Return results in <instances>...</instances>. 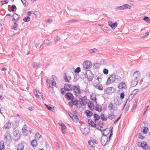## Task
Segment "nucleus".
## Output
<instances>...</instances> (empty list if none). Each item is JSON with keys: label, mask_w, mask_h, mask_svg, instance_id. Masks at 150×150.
Masks as SVG:
<instances>
[{"label": "nucleus", "mask_w": 150, "mask_h": 150, "mask_svg": "<svg viewBox=\"0 0 150 150\" xmlns=\"http://www.w3.org/2000/svg\"><path fill=\"white\" fill-rule=\"evenodd\" d=\"M107 131L108 132V133L107 134H106L104 132L103 133V136L101 138V143L103 146L105 145L108 141V137L107 135H108L109 133L110 132V131H108V130Z\"/></svg>", "instance_id": "obj_1"}, {"label": "nucleus", "mask_w": 150, "mask_h": 150, "mask_svg": "<svg viewBox=\"0 0 150 150\" xmlns=\"http://www.w3.org/2000/svg\"><path fill=\"white\" fill-rule=\"evenodd\" d=\"M116 89L113 87H109L106 88L104 90L105 93L110 94L116 91Z\"/></svg>", "instance_id": "obj_2"}, {"label": "nucleus", "mask_w": 150, "mask_h": 150, "mask_svg": "<svg viewBox=\"0 0 150 150\" xmlns=\"http://www.w3.org/2000/svg\"><path fill=\"white\" fill-rule=\"evenodd\" d=\"M21 136V132L18 130H16L13 132V139L15 140L19 139Z\"/></svg>", "instance_id": "obj_3"}, {"label": "nucleus", "mask_w": 150, "mask_h": 150, "mask_svg": "<svg viewBox=\"0 0 150 150\" xmlns=\"http://www.w3.org/2000/svg\"><path fill=\"white\" fill-rule=\"evenodd\" d=\"M83 66L84 68L87 69L91 67L92 63L90 61H86L83 63Z\"/></svg>", "instance_id": "obj_4"}, {"label": "nucleus", "mask_w": 150, "mask_h": 150, "mask_svg": "<svg viewBox=\"0 0 150 150\" xmlns=\"http://www.w3.org/2000/svg\"><path fill=\"white\" fill-rule=\"evenodd\" d=\"M117 76V75L115 74H112L110 75V76L109 77L107 81L106 82L107 84H109L111 83H112L114 82L115 81H113L115 80V77Z\"/></svg>", "instance_id": "obj_5"}, {"label": "nucleus", "mask_w": 150, "mask_h": 150, "mask_svg": "<svg viewBox=\"0 0 150 150\" xmlns=\"http://www.w3.org/2000/svg\"><path fill=\"white\" fill-rule=\"evenodd\" d=\"M4 140L6 143H9L11 140V137L10 134L7 132L6 133L4 136Z\"/></svg>", "instance_id": "obj_6"}, {"label": "nucleus", "mask_w": 150, "mask_h": 150, "mask_svg": "<svg viewBox=\"0 0 150 150\" xmlns=\"http://www.w3.org/2000/svg\"><path fill=\"white\" fill-rule=\"evenodd\" d=\"M73 88L74 93L76 94V96H77L78 95H79L80 93V88L79 85L77 86L75 85L73 86Z\"/></svg>", "instance_id": "obj_7"}, {"label": "nucleus", "mask_w": 150, "mask_h": 150, "mask_svg": "<svg viewBox=\"0 0 150 150\" xmlns=\"http://www.w3.org/2000/svg\"><path fill=\"white\" fill-rule=\"evenodd\" d=\"M131 6L127 4H124L122 6H120L117 7V9L119 10H124L126 9H131Z\"/></svg>", "instance_id": "obj_8"}, {"label": "nucleus", "mask_w": 150, "mask_h": 150, "mask_svg": "<svg viewBox=\"0 0 150 150\" xmlns=\"http://www.w3.org/2000/svg\"><path fill=\"white\" fill-rule=\"evenodd\" d=\"M80 129L83 134L86 135L90 132V129L88 128H86L85 127L81 126L80 127Z\"/></svg>", "instance_id": "obj_9"}, {"label": "nucleus", "mask_w": 150, "mask_h": 150, "mask_svg": "<svg viewBox=\"0 0 150 150\" xmlns=\"http://www.w3.org/2000/svg\"><path fill=\"white\" fill-rule=\"evenodd\" d=\"M22 132L23 135L24 136H27L28 134V131L27 130V126L24 125L22 129Z\"/></svg>", "instance_id": "obj_10"}, {"label": "nucleus", "mask_w": 150, "mask_h": 150, "mask_svg": "<svg viewBox=\"0 0 150 150\" xmlns=\"http://www.w3.org/2000/svg\"><path fill=\"white\" fill-rule=\"evenodd\" d=\"M108 25L112 29L114 30L117 27V23L116 22L112 23V21H110L108 22Z\"/></svg>", "instance_id": "obj_11"}, {"label": "nucleus", "mask_w": 150, "mask_h": 150, "mask_svg": "<svg viewBox=\"0 0 150 150\" xmlns=\"http://www.w3.org/2000/svg\"><path fill=\"white\" fill-rule=\"evenodd\" d=\"M86 99H87L86 96H84L83 98H80L79 101L80 102L81 105H85L87 103L86 102Z\"/></svg>", "instance_id": "obj_12"}, {"label": "nucleus", "mask_w": 150, "mask_h": 150, "mask_svg": "<svg viewBox=\"0 0 150 150\" xmlns=\"http://www.w3.org/2000/svg\"><path fill=\"white\" fill-rule=\"evenodd\" d=\"M94 86L96 89H98L100 91L103 90V88L102 84L97 83H94L93 84Z\"/></svg>", "instance_id": "obj_13"}, {"label": "nucleus", "mask_w": 150, "mask_h": 150, "mask_svg": "<svg viewBox=\"0 0 150 150\" xmlns=\"http://www.w3.org/2000/svg\"><path fill=\"white\" fill-rule=\"evenodd\" d=\"M66 99L68 100H74V96L73 94L70 92L66 93Z\"/></svg>", "instance_id": "obj_14"}, {"label": "nucleus", "mask_w": 150, "mask_h": 150, "mask_svg": "<svg viewBox=\"0 0 150 150\" xmlns=\"http://www.w3.org/2000/svg\"><path fill=\"white\" fill-rule=\"evenodd\" d=\"M12 119L10 120H8V123H6L4 125L5 129H9L10 128L11 126V124L13 123V121H12Z\"/></svg>", "instance_id": "obj_15"}, {"label": "nucleus", "mask_w": 150, "mask_h": 150, "mask_svg": "<svg viewBox=\"0 0 150 150\" xmlns=\"http://www.w3.org/2000/svg\"><path fill=\"white\" fill-rule=\"evenodd\" d=\"M86 75H85V76L86 77V76H87V78L88 79V80L89 81H91L94 77L93 74V73L91 72V71L90 72V74L88 75H87V74L86 73Z\"/></svg>", "instance_id": "obj_16"}, {"label": "nucleus", "mask_w": 150, "mask_h": 150, "mask_svg": "<svg viewBox=\"0 0 150 150\" xmlns=\"http://www.w3.org/2000/svg\"><path fill=\"white\" fill-rule=\"evenodd\" d=\"M147 145V143L145 141L143 142L142 143L139 142L138 143V146L141 147H142L143 149Z\"/></svg>", "instance_id": "obj_17"}, {"label": "nucleus", "mask_w": 150, "mask_h": 150, "mask_svg": "<svg viewBox=\"0 0 150 150\" xmlns=\"http://www.w3.org/2000/svg\"><path fill=\"white\" fill-rule=\"evenodd\" d=\"M108 108L110 111H111L112 110L114 111L116 110H117V107H115V105H114L113 104L110 103L108 106Z\"/></svg>", "instance_id": "obj_18"}, {"label": "nucleus", "mask_w": 150, "mask_h": 150, "mask_svg": "<svg viewBox=\"0 0 150 150\" xmlns=\"http://www.w3.org/2000/svg\"><path fill=\"white\" fill-rule=\"evenodd\" d=\"M37 94H35V96L38 99L41 100H44V98L43 97V96L41 93L37 92Z\"/></svg>", "instance_id": "obj_19"}, {"label": "nucleus", "mask_w": 150, "mask_h": 150, "mask_svg": "<svg viewBox=\"0 0 150 150\" xmlns=\"http://www.w3.org/2000/svg\"><path fill=\"white\" fill-rule=\"evenodd\" d=\"M88 107L91 110H95V106L92 101H89L88 103Z\"/></svg>", "instance_id": "obj_20"}, {"label": "nucleus", "mask_w": 150, "mask_h": 150, "mask_svg": "<svg viewBox=\"0 0 150 150\" xmlns=\"http://www.w3.org/2000/svg\"><path fill=\"white\" fill-rule=\"evenodd\" d=\"M116 117V115L114 112H111L108 115L107 119L110 120H112L114 119Z\"/></svg>", "instance_id": "obj_21"}, {"label": "nucleus", "mask_w": 150, "mask_h": 150, "mask_svg": "<svg viewBox=\"0 0 150 150\" xmlns=\"http://www.w3.org/2000/svg\"><path fill=\"white\" fill-rule=\"evenodd\" d=\"M24 148L23 144L21 143H20L18 144L16 147L15 150H23Z\"/></svg>", "instance_id": "obj_22"}, {"label": "nucleus", "mask_w": 150, "mask_h": 150, "mask_svg": "<svg viewBox=\"0 0 150 150\" xmlns=\"http://www.w3.org/2000/svg\"><path fill=\"white\" fill-rule=\"evenodd\" d=\"M70 117L72 118L73 121L75 122H77L79 121V119L78 117V116L77 115H74L73 114L72 115V116L70 115Z\"/></svg>", "instance_id": "obj_23"}, {"label": "nucleus", "mask_w": 150, "mask_h": 150, "mask_svg": "<svg viewBox=\"0 0 150 150\" xmlns=\"http://www.w3.org/2000/svg\"><path fill=\"white\" fill-rule=\"evenodd\" d=\"M88 122L89 125H91V127H96V124L93 121L90 120L89 119H88Z\"/></svg>", "instance_id": "obj_24"}, {"label": "nucleus", "mask_w": 150, "mask_h": 150, "mask_svg": "<svg viewBox=\"0 0 150 150\" xmlns=\"http://www.w3.org/2000/svg\"><path fill=\"white\" fill-rule=\"evenodd\" d=\"M52 78L53 79V80L52 81V84L53 86H55L56 84V81H57V78L54 75L52 76Z\"/></svg>", "instance_id": "obj_25"}, {"label": "nucleus", "mask_w": 150, "mask_h": 150, "mask_svg": "<svg viewBox=\"0 0 150 150\" xmlns=\"http://www.w3.org/2000/svg\"><path fill=\"white\" fill-rule=\"evenodd\" d=\"M97 143L96 141H94L93 140H91V141H89L88 142V144L89 145H90V147H92L94 148V143ZM94 148L92 150H93Z\"/></svg>", "instance_id": "obj_26"}, {"label": "nucleus", "mask_w": 150, "mask_h": 150, "mask_svg": "<svg viewBox=\"0 0 150 150\" xmlns=\"http://www.w3.org/2000/svg\"><path fill=\"white\" fill-rule=\"evenodd\" d=\"M74 99H75L74 100H71L73 104V105L76 106L78 108H80V106H78V102H79V100H77L76 98Z\"/></svg>", "instance_id": "obj_27"}, {"label": "nucleus", "mask_w": 150, "mask_h": 150, "mask_svg": "<svg viewBox=\"0 0 150 150\" xmlns=\"http://www.w3.org/2000/svg\"><path fill=\"white\" fill-rule=\"evenodd\" d=\"M96 95L93 94H92L90 95V99H91L93 101H94L95 103H97L96 102Z\"/></svg>", "instance_id": "obj_28"}, {"label": "nucleus", "mask_w": 150, "mask_h": 150, "mask_svg": "<svg viewBox=\"0 0 150 150\" xmlns=\"http://www.w3.org/2000/svg\"><path fill=\"white\" fill-rule=\"evenodd\" d=\"M85 113L88 117H90L93 115V112L89 110H86L85 112Z\"/></svg>", "instance_id": "obj_29"}, {"label": "nucleus", "mask_w": 150, "mask_h": 150, "mask_svg": "<svg viewBox=\"0 0 150 150\" xmlns=\"http://www.w3.org/2000/svg\"><path fill=\"white\" fill-rule=\"evenodd\" d=\"M126 88L125 83L123 82L120 83L119 84V88L120 89L125 88Z\"/></svg>", "instance_id": "obj_30"}, {"label": "nucleus", "mask_w": 150, "mask_h": 150, "mask_svg": "<svg viewBox=\"0 0 150 150\" xmlns=\"http://www.w3.org/2000/svg\"><path fill=\"white\" fill-rule=\"evenodd\" d=\"M138 83V80L136 79H135L133 80L131 82V85L132 87H134Z\"/></svg>", "instance_id": "obj_31"}, {"label": "nucleus", "mask_w": 150, "mask_h": 150, "mask_svg": "<svg viewBox=\"0 0 150 150\" xmlns=\"http://www.w3.org/2000/svg\"><path fill=\"white\" fill-rule=\"evenodd\" d=\"M123 102L121 98H118L116 101L115 102V104L117 105H120Z\"/></svg>", "instance_id": "obj_32"}, {"label": "nucleus", "mask_w": 150, "mask_h": 150, "mask_svg": "<svg viewBox=\"0 0 150 150\" xmlns=\"http://www.w3.org/2000/svg\"><path fill=\"white\" fill-rule=\"evenodd\" d=\"M5 149L4 142L1 141L0 142V150H4Z\"/></svg>", "instance_id": "obj_33"}, {"label": "nucleus", "mask_w": 150, "mask_h": 150, "mask_svg": "<svg viewBox=\"0 0 150 150\" xmlns=\"http://www.w3.org/2000/svg\"><path fill=\"white\" fill-rule=\"evenodd\" d=\"M93 117L95 122H96V121H98L100 119V116L94 113V114Z\"/></svg>", "instance_id": "obj_34"}, {"label": "nucleus", "mask_w": 150, "mask_h": 150, "mask_svg": "<svg viewBox=\"0 0 150 150\" xmlns=\"http://www.w3.org/2000/svg\"><path fill=\"white\" fill-rule=\"evenodd\" d=\"M31 144L33 147H35L37 145V142L35 139H33L32 140Z\"/></svg>", "instance_id": "obj_35"}, {"label": "nucleus", "mask_w": 150, "mask_h": 150, "mask_svg": "<svg viewBox=\"0 0 150 150\" xmlns=\"http://www.w3.org/2000/svg\"><path fill=\"white\" fill-rule=\"evenodd\" d=\"M96 110L98 112H101L102 110V107L101 105H97L96 106Z\"/></svg>", "instance_id": "obj_36"}, {"label": "nucleus", "mask_w": 150, "mask_h": 150, "mask_svg": "<svg viewBox=\"0 0 150 150\" xmlns=\"http://www.w3.org/2000/svg\"><path fill=\"white\" fill-rule=\"evenodd\" d=\"M115 77H116L115 78V80L113 81H115L114 82L116 83H119L121 81V77L118 76H117Z\"/></svg>", "instance_id": "obj_37"}, {"label": "nucleus", "mask_w": 150, "mask_h": 150, "mask_svg": "<svg viewBox=\"0 0 150 150\" xmlns=\"http://www.w3.org/2000/svg\"><path fill=\"white\" fill-rule=\"evenodd\" d=\"M140 74V72L139 71H137L135 72L133 74V77L135 79H136L138 78V76Z\"/></svg>", "instance_id": "obj_38"}, {"label": "nucleus", "mask_w": 150, "mask_h": 150, "mask_svg": "<svg viewBox=\"0 0 150 150\" xmlns=\"http://www.w3.org/2000/svg\"><path fill=\"white\" fill-rule=\"evenodd\" d=\"M100 119L103 121H106L107 120V117H105V115L103 114H102L100 116Z\"/></svg>", "instance_id": "obj_39"}, {"label": "nucleus", "mask_w": 150, "mask_h": 150, "mask_svg": "<svg viewBox=\"0 0 150 150\" xmlns=\"http://www.w3.org/2000/svg\"><path fill=\"white\" fill-rule=\"evenodd\" d=\"M13 20L17 21L18 20L19 17L18 14L16 13H14L13 15Z\"/></svg>", "instance_id": "obj_40"}, {"label": "nucleus", "mask_w": 150, "mask_h": 150, "mask_svg": "<svg viewBox=\"0 0 150 150\" xmlns=\"http://www.w3.org/2000/svg\"><path fill=\"white\" fill-rule=\"evenodd\" d=\"M142 128L143 129L142 132L145 134H147L148 130V128L145 127H143Z\"/></svg>", "instance_id": "obj_41"}, {"label": "nucleus", "mask_w": 150, "mask_h": 150, "mask_svg": "<svg viewBox=\"0 0 150 150\" xmlns=\"http://www.w3.org/2000/svg\"><path fill=\"white\" fill-rule=\"evenodd\" d=\"M45 105L46 107L49 110H50L53 112L55 111V110L54 108H52L51 107L48 105H47V104H45Z\"/></svg>", "instance_id": "obj_42"}, {"label": "nucleus", "mask_w": 150, "mask_h": 150, "mask_svg": "<svg viewBox=\"0 0 150 150\" xmlns=\"http://www.w3.org/2000/svg\"><path fill=\"white\" fill-rule=\"evenodd\" d=\"M81 68L80 67H77L74 70L75 73L76 74H78L81 72Z\"/></svg>", "instance_id": "obj_43"}, {"label": "nucleus", "mask_w": 150, "mask_h": 150, "mask_svg": "<svg viewBox=\"0 0 150 150\" xmlns=\"http://www.w3.org/2000/svg\"><path fill=\"white\" fill-rule=\"evenodd\" d=\"M71 79V77L69 74H66V82H69Z\"/></svg>", "instance_id": "obj_44"}, {"label": "nucleus", "mask_w": 150, "mask_h": 150, "mask_svg": "<svg viewBox=\"0 0 150 150\" xmlns=\"http://www.w3.org/2000/svg\"><path fill=\"white\" fill-rule=\"evenodd\" d=\"M39 65V64L38 63L34 62L33 64V67L34 68L37 69Z\"/></svg>", "instance_id": "obj_45"}, {"label": "nucleus", "mask_w": 150, "mask_h": 150, "mask_svg": "<svg viewBox=\"0 0 150 150\" xmlns=\"http://www.w3.org/2000/svg\"><path fill=\"white\" fill-rule=\"evenodd\" d=\"M41 137V136L40 134L38 132L35 134V138L36 139L38 140Z\"/></svg>", "instance_id": "obj_46"}, {"label": "nucleus", "mask_w": 150, "mask_h": 150, "mask_svg": "<svg viewBox=\"0 0 150 150\" xmlns=\"http://www.w3.org/2000/svg\"><path fill=\"white\" fill-rule=\"evenodd\" d=\"M100 64L98 63H96L94 64L93 67L95 69H98L100 67Z\"/></svg>", "instance_id": "obj_47"}, {"label": "nucleus", "mask_w": 150, "mask_h": 150, "mask_svg": "<svg viewBox=\"0 0 150 150\" xmlns=\"http://www.w3.org/2000/svg\"><path fill=\"white\" fill-rule=\"evenodd\" d=\"M66 86H67L69 88L66 87V91H69L72 89L71 87V85L69 84H66Z\"/></svg>", "instance_id": "obj_48"}, {"label": "nucleus", "mask_w": 150, "mask_h": 150, "mask_svg": "<svg viewBox=\"0 0 150 150\" xmlns=\"http://www.w3.org/2000/svg\"><path fill=\"white\" fill-rule=\"evenodd\" d=\"M139 89H135L134 91H132V93L131 94V95H133V96H134L139 91Z\"/></svg>", "instance_id": "obj_49"}, {"label": "nucleus", "mask_w": 150, "mask_h": 150, "mask_svg": "<svg viewBox=\"0 0 150 150\" xmlns=\"http://www.w3.org/2000/svg\"><path fill=\"white\" fill-rule=\"evenodd\" d=\"M97 49L96 48H94L90 50L89 51L91 54H92L93 53L95 52L98 51Z\"/></svg>", "instance_id": "obj_50"}, {"label": "nucleus", "mask_w": 150, "mask_h": 150, "mask_svg": "<svg viewBox=\"0 0 150 150\" xmlns=\"http://www.w3.org/2000/svg\"><path fill=\"white\" fill-rule=\"evenodd\" d=\"M30 18L29 16L25 17L23 19V21L25 22H28L30 21Z\"/></svg>", "instance_id": "obj_51"}, {"label": "nucleus", "mask_w": 150, "mask_h": 150, "mask_svg": "<svg viewBox=\"0 0 150 150\" xmlns=\"http://www.w3.org/2000/svg\"><path fill=\"white\" fill-rule=\"evenodd\" d=\"M61 93L63 95L66 94V89L65 87L64 88H62L61 89Z\"/></svg>", "instance_id": "obj_52"}, {"label": "nucleus", "mask_w": 150, "mask_h": 150, "mask_svg": "<svg viewBox=\"0 0 150 150\" xmlns=\"http://www.w3.org/2000/svg\"><path fill=\"white\" fill-rule=\"evenodd\" d=\"M11 11L12 12H14L16 11V8L15 5H12L11 7Z\"/></svg>", "instance_id": "obj_53"}, {"label": "nucleus", "mask_w": 150, "mask_h": 150, "mask_svg": "<svg viewBox=\"0 0 150 150\" xmlns=\"http://www.w3.org/2000/svg\"><path fill=\"white\" fill-rule=\"evenodd\" d=\"M143 19L147 23H149L150 22V20L149 18L147 16H144Z\"/></svg>", "instance_id": "obj_54"}, {"label": "nucleus", "mask_w": 150, "mask_h": 150, "mask_svg": "<svg viewBox=\"0 0 150 150\" xmlns=\"http://www.w3.org/2000/svg\"><path fill=\"white\" fill-rule=\"evenodd\" d=\"M98 77H97V79L98 80L99 83H100L102 81V77L101 76H99L98 74Z\"/></svg>", "instance_id": "obj_55"}, {"label": "nucleus", "mask_w": 150, "mask_h": 150, "mask_svg": "<svg viewBox=\"0 0 150 150\" xmlns=\"http://www.w3.org/2000/svg\"><path fill=\"white\" fill-rule=\"evenodd\" d=\"M18 27L17 24L15 22L14 23V25L13 26L12 28L14 30H16Z\"/></svg>", "instance_id": "obj_56"}, {"label": "nucleus", "mask_w": 150, "mask_h": 150, "mask_svg": "<svg viewBox=\"0 0 150 150\" xmlns=\"http://www.w3.org/2000/svg\"><path fill=\"white\" fill-rule=\"evenodd\" d=\"M121 117V114L120 116L117 118L115 120L114 122V124L115 125H116L117 123L118 122L119 120L120 119Z\"/></svg>", "instance_id": "obj_57"}, {"label": "nucleus", "mask_w": 150, "mask_h": 150, "mask_svg": "<svg viewBox=\"0 0 150 150\" xmlns=\"http://www.w3.org/2000/svg\"><path fill=\"white\" fill-rule=\"evenodd\" d=\"M50 41L47 39L45 40L44 41V44H45L48 45H50Z\"/></svg>", "instance_id": "obj_58"}, {"label": "nucleus", "mask_w": 150, "mask_h": 150, "mask_svg": "<svg viewBox=\"0 0 150 150\" xmlns=\"http://www.w3.org/2000/svg\"><path fill=\"white\" fill-rule=\"evenodd\" d=\"M103 73L105 75H107L108 73V70L106 69H104L103 70Z\"/></svg>", "instance_id": "obj_59"}, {"label": "nucleus", "mask_w": 150, "mask_h": 150, "mask_svg": "<svg viewBox=\"0 0 150 150\" xmlns=\"http://www.w3.org/2000/svg\"><path fill=\"white\" fill-rule=\"evenodd\" d=\"M48 89L51 92H52L54 91L53 87H51L50 85L49 86Z\"/></svg>", "instance_id": "obj_60"}, {"label": "nucleus", "mask_w": 150, "mask_h": 150, "mask_svg": "<svg viewBox=\"0 0 150 150\" xmlns=\"http://www.w3.org/2000/svg\"><path fill=\"white\" fill-rule=\"evenodd\" d=\"M138 137L139 138L143 139L144 138V137L142 136L141 133H139L138 134Z\"/></svg>", "instance_id": "obj_61"}, {"label": "nucleus", "mask_w": 150, "mask_h": 150, "mask_svg": "<svg viewBox=\"0 0 150 150\" xmlns=\"http://www.w3.org/2000/svg\"><path fill=\"white\" fill-rule=\"evenodd\" d=\"M22 2L23 3V4L25 6H27V1L25 0H21Z\"/></svg>", "instance_id": "obj_62"}, {"label": "nucleus", "mask_w": 150, "mask_h": 150, "mask_svg": "<svg viewBox=\"0 0 150 150\" xmlns=\"http://www.w3.org/2000/svg\"><path fill=\"white\" fill-rule=\"evenodd\" d=\"M58 124L61 127L62 129L63 128H65V125L64 124H61L60 123H58Z\"/></svg>", "instance_id": "obj_63"}, {"label": "nucleus", "mask_w": 150, "mask_h": 150, "mask_svg": "<svg viewBox=\"0 0 150 150\" xmlns=\"http://www.w3.org/2000/svg\"><path fill=\"white\" fill-rule=\"evenodd\" d=\"M125 97V93H122L120 94V98L122 100V99H123Z\"/></svg>", "instance_id": "obj_64"}]
</instances>
